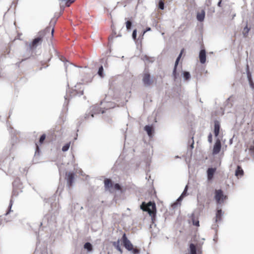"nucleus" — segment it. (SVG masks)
<instances>
[{
  "label": "nucleus",
  "mask_w": 254,
  "mask_h": 254,
  "mask_svg": "<svg viewBox=\"0 0 254 254\" xmlns=\"http://www.w3.org/2000/svg\"><path fill=\"white\" fill-rule=\"evenodd\" d=\"M50 27H47L44 30L41 31L38 33L39 36L33 39V41L29 45L30 49L36 48L38 45H40L42 41V39L46 34L50 32Z\"/></svg>",
  "instance_id": "obj_1"
},
{
  "label": "nucleus",
  "mask_w": 254,
  "mask_h": 254,
  "mask_svg": "<svg viewBox=\"0 0 254 254\" xmlns=\"http://www.w3.org/2000/svg\"><path fill=\"white\" fill-rule=\"evenodd\" d=\"M113 245L116 248V249L119 251L121 253H122V250L120 246V240L119 239L116 242H114L113 243Z\"/></svg>",
  "instance_id": "obj_23"
},
{
  "label": "nucleus",
  "mask_w": 254,
  "mask_h": 254,
  "mask_svg": "<svg viewBox=\"0 0 254 254\" xmlns=\"http://www.w3.org/2000/svg\"><path fill=\"white\" fill-rule=\"evenodd\" d=\"M164 35V33H162V35Z\"/></svg>",
  "instance_id": "obj_51"
},
{
  "label": "nucleus",
  "mask_w": 254,
  "mask_h": 254,
  "mask_svg": "<svg viewBox=\"0 0 254 254\" xmlns=\"http://www.w3.org/2000/svg\"><path fill=\"white\" fill-rule=\"evenodd\" d=\"M45 138H46V135L45 134H42L40 136V139H39L40 143H41V144L43 143V142L44 141V140L45 139Z\"/></svg>",
  "instance_id": "obj_33"
},
{
  "label": "nucleus",
  "mask_w": 254,
  "mask_h": 254,
  "mask_svg": "<svg viewBox=\"0 0 254 254\" xmlns=\"http://www.w3.org/2000/svg\"><path fill=\"white\" fill-rule=\"evenodd\" d=\"M191 217H192V221L193 225L196 226H199V222L198 220H195L194 219V214H191Z\"/></svg>",
  "instance_id": "obj_29"
},
{
  "label": "nucleus",
  "mask_w": 254,
  "mask_h": 254,
  "mask_svg": "<svg viewBox=\"0 0 254 254\" xmlns=\"http://www.w3.org/2000/svg\"><path fill=\"white\" fill-rule=\"evenodd\" d=\"M220 125L219 121L215 120L214 121V133L215 137H217L219 133Z\"/></svg>",
  "instance_id": "obj_12"
},
{
  "label": "nucleus",
  "mask_w": 254,
  "mask_h": 254,
  "mask_svg": "<svg viewBox=\"0 0 254 254\" xmlns=\"http://www.w3.org/2000/svg\"><path fill=\"white\" fill-rule=\"evenodd\" d=\"M136 36H137V30H136V29H134L133 31V32L132 34V37L133 40H135L136 39Z\"/></svg>",
  "instance_id": "obj_35"
},
{
  "label": "nucleus",
  "mask_w": 254,
  "mask_h": 254,
  "mask_svg": "<svg viewBox=\"0 0 254 254\" xmlns=\"http://www.w3.org/2000/svg\"><path fill=\"white\" fill-rule=\"evenodd\" d=\"M97 73L101 78H103L104 77V69L102 65H101L99 67Z\"/></svg>",
  "instance_id": "obj_25"
},
{
  "label": "nucleus",
  "mask_w": 254,
  "mask_h": 254,
  "mask_svg": "<svg viewBox=\"0 0 254 254\" xmlns=\"http://www.w3.org/2000/svg\"><path fill=\"white\" fill-rule=\"evenodd\" d=\"M221 148V141L219 138H217L213 146L212 152L213 154L216 155L218 154L220 151Z\"/></svg>",
  "instance_id": "obj_9"
},
{
  "label": "nucleus",
  "mask_w": 254,
  "mask_h": 254,
  "mask_svg": "<svg viewBox=\"0 0 254 254\" xmlns=\"http://www.w3.org/2000/svg\"><path fill=\"white\" fill-rule=\"evenodd\" d=\"M126 24L127 30H130L132 26V22L130 20H128L126 22Z\"/></svg>",
  "instance_id": "obj_31"
},
{
  "label": "nucleus",
  "mask_w": 254,
  "mask_h": 254,
  "mask_svg": "<svg viewBox=\"0 0 254 254\" xmlns=\"http://www.w3.org/2000/svg\"><path fill=\"white\" fill-rule=\"evenodd\" d=\"M205 17V11L202 10L200 12L197 13L196 18L198 21L202 22L204 20Z\"/></svg>",
  "instance_id": "obj_14"
},
{
  "label": "nucleus",
  "mask_w": 254,
  "mask_h": 254,
  "mask_svg": "<svg viewBox=\"0 0 254 254\" xmlns=\"http://www.w3.org/2000/svg\"><path fill=\"white\" fill-rule=\"evenodd\" d=\"M247 73L248 81L252 80V75L250 71L248 70Z\"/></svg>",
  "instance_id": "obj_39"
},
{
  "label": "nucleus",
  "mask_w": 254,
  "mask_h": 254,
  "mask_svg": "<svg viewBox=\"0 0 254 254\" xmlns=\"http://www.w3.org/2000/svg\"><path fill=\"white\" fill-rule=\"evenodd\" d=\"M106 102V101H104L103 102H101V104H102L103 103ZM107 102V106L104 107V108H106V110H108V109L113 108L115 107L114 103L111 102Z\"/></svg>",
  "instance_id": "obj_24"
},
{
  "label": "nucleus",
  "mask_w": 254,
  "mask_h": 254,
  "mask_svg": "<svg viewBox=\"0 0 254 254\" xmlns=\"http://www.w3.org/2000/svg\"><path fill=\"white\" fill-rule=\"evenodd\" d=\"M54 32V28H52V31H51V36H52V37L53 36Z\"/></svg>",
  "instance_id": "obj_47"
},
{
  "label": "nucleus",
  "mask_w": 254,
  "mask_h": 254,
  "mask_svg": "<svg viewBox=\"0 0 254 254\" xmlns=\"http://www.w3.org/2000/svg\"><path fill=\"white\" fill-rule=\"evenodd\" d=\"M40 154V148L38 145L36 144V150L35 152V156L36 155H39Z\"/></svg>",
  "instance_id": "obj_34"
},
{
  "label": "nucleus",
  "mask_w": 254,
  "mask_h": 254,
  "mask_svg": "<svg viewBox=\"0 0 254 254\" xmlns=\"http://www.w3.org/2000/svg\"><path fill=\"white\" fill-rule=\"evenodd\" d=\"M226 198L221 190H216L215 198L218 204H221L223 202L224 199Z\"/></svg>",
  "instance_id": "obj_6"
},
{
  "label": "nucleus",
  "mask_w": 254,
  "mask_h": 254,
  "mask_svg": "<svg viewBox=\"0 0 254 254\" xmlns=\"http://www.w3.org/2000/svg\"><path fill=\"white\" fill-rule=\"evenodd\" d=\"M105 189L106 190L110 191L113 188L112 181L109 179H105L104 180Z\"/></svg>",
  "instance_id": "obj_11"
},
{
  "label": "nucleus",
  "mask_w": 254,
  "mask_h": 254,
  "mask_svg": "<svg viewBox=\"0 0 254 254\" xmlns=\"http://www.w3.org/2000/svg\"><path fill=\"white\" fill-rule=\"evenodd\" d=\"M66 3H65L66 6H69V5L70 4V2L69 1H68L67 0H66Z\"/></svg>",
  "instance_id": "obj_46"
},
{
  "label": "nucleus",
  "mask_w": 254,
  "mask_h": 254,
  "mask_svg": "<svg viewBox=\"0 0 254 254\" xmlns=\"http://www.w3.org/2000/svg\"><path fill=\"white\" fill-rule=\"evenodd\" d=\"M142 82L145 87H148L153 83L152 78L148 72H144L143 74Z\"/></svg>",
  "instance_id": "obj_5"
},
{
  "label": "nucleus",
  "mask_w": 254,
  "mask_h": 254,
  "mask_svg": "<svg viewBox=\"0 0 254 254\" xmlns=\"http://www.w3.org/2000/svg\"><path fill=\"white\" fill-rule=\"evenodd\" d=\"M84 248L87 250L88 252H90L93 250V246L89 242H86L85 243L84 245Z\"/></svg>",
  "instance_id": "obj_22"
},
{
  "label": "nucleus",
  "mask_w": 254,
  "mask_h": 254,
  "mask_svg": "<svg viewBox=\"0 0 254 254\" xmlns=\"http://www.w3.org/2000/svg\"><path fill=\"white\" fill-rule=\"evenodd\" d=\"M187 190H188V186H186L183 192L181 194L182 196L185 197V196H186Z\"/></svg>",
  "instance_id": "obj_37"
},
{
  "label": "nucleus",
  "mask_w": 254,
  "mask_h": 254,
  "mask_svg": "<svg viewBox=\"0 0 254 254\" xmlns=\"http://www.w3.org/2000/svg\"><path fill=\"white\" fill-rule=\"evenodd\" d=\"M151 30V28L150 27H147L146 30H144L142 33V36H143L144 35V34L146 32H148V31H150Z\"/></svg>",
  "instance_id": "obj_42"
},
{
  "label": "nucleus",
  "mask_w": 254,
  "mask_h": 254,
  "mask_svg": "<svg viewBox=\"0 0 254 254\" xmlns=\"http://www.w3.org/2000/svg\"><path fill=\"white\" fill-rule=\"evenodd\" d=\"M81 85H82L80 83L77 84V85H76L75 86V89H73L72 91L69 93V96L72 97V96H76V95L78 96H80L81 95H83V89H81V90H79V91H77V89H81V87H79V86H80Z\"/></svg>",
  "instance_id": "obj_7"
},
{
  "label": "nucleus",
  "mask_w": 254,
  "mask_h": 254,
  "mask_svg": "<svg viewBox=\"0 0 254 254\" xmlns=\"http://www.w3.org/2000/svg\"><path fill=\"white\" fill-rule=\"evenodd\" d=\"M158 7L160 9H164V3L162 0H159V3H158Z\"/></svg>",
  "instance_id": "obj_32"
},
{
  "label": "nucleus",
  "mask_w": 254,
  "mask_h": 254,
  "mask_svg": "<svg viewBox=\"0 0 254 254\" xmlns=\"http://www.w3.org/2000/svg\"><path fill=\"white\" fill-rule=\"evenodd\" d=\"M244 175V171L240 166H237V169L235 171V175L239 177H242Z\"/></svg>",
  "instance_id": "obj_17"
},
{
  "label": "nucleus",
  "mask_w": 254,
  "mask_h": 254,
  "mask_svg": "<svg viewBox=\"0 0 254 254\" xmlns=\"http://www.w3.org/2000/svg\"><path fill=\"white\" fill-rule=\"evenodd\" d=\"M199 58L201 64H203L206 62V51L205 49H201L199 53Z\"/></svg>",
  "instance_id": "obj_10"
},
{
  "label": "nucleus",
  "mask_w": 254,
  "mask_h": 254,
  "mask_svg": "<svg viewBox=\"0 0 254 254\" xmlns=\"http://www.w3.org/2000/svg\"><path fill=\"white\" fill-rule=\"evenodd\" d=\"M75 174L73 172H68L66 173V179L67 180V186L70 188L74 182Z\"/></svg>",
  "instance_id": "obj_8"
},
{
  "label": "nucleus",
  "mask_w": 254,
  "mask_h": 254,
  "mask_svg": "<svg viewBox=\"0 0 254 254\" xmlns=\"http://www.w3.org/2000/svg\"><path fill=\"white\" fill-rule=\"evenodd\" d=\"M250 29L248 27V25L247 24L246 26L244 28L243 30V34L244 37H246L250 31Z\"/></svg>",
  "instance_id": "obj_27"
},
{
  "label": "nucleus",
  "mask_w": 254,
  "mask_h": 254,
  "mask_svg": "<svg viewBox=\"0 0 254 254\" xmlns=\"http://www.w3.org/2000/svg\"><path fill=\"white\" fill-rule=\"evenodd\" d=\"M140 208L143 211L147 212L152 218L156 214V204L154 202L149 201L147 203L143 202L140 205Z\"/></svg>",
  "instance_id": "obj_2"
},
{
  "label": "nucleus",
  "mask_w": 254,
  "mask_h": 254,
  "mask_svg": "<svg viewBox=\"0 0 254 254\" xmlns=\"http://www.w3.org/2000/svg\"><path fill=\"white\" fill-rule=\"evenodd\" d=\"M231 98H232V97H230L225 101V102L224 103L225 108L230 109L232 107L233 103L231 101Z\"/></svg>",
  "instance_id": "obj_20"
},
{
  "label": "nucleus",
  "mask_w": 254,
  "mask_h": 254,
  "mask_svg": "<svg viewBox=\"0 0 254 254\" xmlns=\"http://www.w3.org/2000/svg\"><path fill=\"white\" fill-rule=\"evenodd\" d=\"M102 108L100 107L99 105H95L90 107V111L89 113V114H86L85 118L88 119L89 117V114L90 115L92 118L94 117V115L98 114H100V112L102 114L105 113L104 110H102Z\"/></svg>",
  "instance_id": "obj_4"
},
{
  "label": "nucleus",
  "mask_w": 254,
  "mask_h": 254,
  "mask_svg": "<svg viewBox=\"0 0 254 254\" xmlns=\"http://www.w3.org/2000/svg\"><path fill=\"white\" fill-rule=\"evenodd\" d=\"M122 241L124 247L128 251L131 252L133 254H139L140 250L137 248H134L133 245L127 239L125 233H124L122 238Z\"/></svg>",
  "instance_id": "obj_3"
},
{
  "label": "nucleus",
  "mask_w": 254,
  "mask_h": 254,
  "mask_svg": "<svg viewBox=\"0 0 254 254\" xmlns=\"http://www.w3.org/2000/svg\"><path fill=\"white\" fill-rule=\"evenodd\" d=\"M193 144H194L193 141H192V142L191 144L190 145V147L191 148H193Z\"/></svg>",
  "instance_id": "obj_48"
},
{
  "label": "nucleus",
  "mask_w": 254,
  "mask_h": 254,
  "mask_svg": "<svg viewBox=\"0 0 254 254\" xmlns=\"http://www.w3.org/2000/svg\"><path fill=\"white\" fill-rule=\"evenodd\" d=\"M115 189L117 190H121V186L119 184L116 183L114 186Z\"/></svg>",
  "instance_id": "obj_38"
},
{
  "label": "nucleus",
  "mask_w": 254,
  "mask_h": 254,
  "mask_svg": "<svg viewBox=\"0 0 254 254\" xmlns=\"http://www.w3.org/2000/svg\"><path fill=\"white\" fill-rule=\"evenodd\" d=\"M12 204H13V200H12V197L10 200V202H9V206H8V210L5 213V215H7L11 211V209Z\"/></svg>",
  "instance_id": "obj_30"
},
{
  "label": "nucleus",
  "mask_w": 254,
  "mask_h": 254,
  "mask_svg": "<svg viewBox=\"0 0 254 254\" xmlns=\"http://www.w3.org/2000/svg\"><path fill=\"white\" fill-rule=\"evenodd\" d=\"M144 130L146 131L149 137H152L153 136V129L152 127L147 125L145 126L144 127Z\"/></svg>",
  "instance_id": "obj_15"
},
{
  "label": "nucleus",
  "mask_w": 254,
  "mask_h": 254,
  "mask_svg": "<svg viewBox=\"0 0 254 254\" xmlns=\"http://www.w3.org/2000/svg\"><path fill=\"white\" fill-rule=\"evenodd\" d=\"M70 142H68L66 143L62 147V151L63 152L67 151L70 147Z\"/></svg>",
  "instance_id": "obj_28"
},
{
  "label": "nucleus",
  "mask_w": 254,
  "mask_h": 254,
  "mask_svg": "<svg viewBox=\"0 0 254 254\" xmlns=\"http://www.w3.org/2000/svg\"><path fill=\"white\" fill-rule=\"evenodd\" d=\"M182 53H183V50L181 51L180 54L179 55L178 57H177V59H179V60H180L181 57H182Z\"/></svg>",
  "instance_id": "obj_43"
},
{
  "label": "nucleus",
  "mask_w": 254,
  "mask_h": 254,
  "mask_svg": "<svg viewBox=\"0 0 254 254\" xmlns=\"http://www.w3.org/2000/svg\"><path fill=\"white\" fill-rule=\"evenodd\" d=\"M208 141L209 143H211L212 141V134L211 133H210L208 136Z\"/></svg>",
  "instance_id": "obj_40"
},
{
  "label": "nucleus",
  "mask_w": 254,
  "mask_h": 254,
  "mask_svg": "<svg viewBox=\"0 0 254 254\" xmlns=\"http://www.w3.org/2000/svg\"><path fill=\"white\" fill-rule=\"evenodd\" d=\"M172 77L175 81H177V80L179 77V73L177 72V69L174 70V68H173V73H172Z\"/></svg>",
  "instance_id": "obj_26"
},
{
  "label": "nucleus",
  "mask_w": 254,
  "mask_h": 254,
  "mask_svg": "<svg viewBox=\"0 0 254 254\" xmlns=\"http://www.w3.org/2000/svg\"><path fill=\"white\" fill-rule=\"evenodd\" d=\"M42 225V223H40V226H41Z\"/></svg>",
  "instance_id": "obj_52"
},
{
  "label": "nucleus",
  "mask_w": 254,
  "mask_h": 254,
  "mask_svg": "<svg viewBox=\"0 0 254 254\" xmlns=\"http://www.w3.org/2000/svg\"><path fill=\"white\" fill-rule=\"evenodd\" d=\"M221 2H222V0H220L217 3V5L219 7H221Z\"/></svg>",
  "instance_id": "obj_45"
},
{
  "label": "nucleus",
  "mask_w": 254,
  "mask_h": 254,
  "mask_svg": "<svg viewBox=\"0 0 254 254\" xmlns=\"http://www.w3.org/2000/svg\"><path fill=\"white\" fill-rule=\"evenodd\" d=\"M184 196H182V195L180 196V197L177 199V201L172 205V207L173 209H175L176 208L178 205H180L181 203L180 202L182 200L183 198H184Z\"/></svg>",
  "instance_id": "obj_18"
},
{
  "label": "nucleus",
  "mask_w": 254,
  "mask_h": 254,
  "mask_svg": "<svg viewBox=\"0 0 254 254\" xmlns=\"http://www.w3.org/2000/svg\"><path fill=\"white\" fill-rule=\"evenodd\" d=\"M69 98V96L68 95V93H66V94L64 96V99L65 101H67Z\"/></svg>",
  "instance_id": "obj_44"
},
{
  "label": "nucleus",
  "mask_w": 254,
  "mask_h": 254,
  "mask_svg": "<svg viewBox=\"0 0 254 254\" xmlns=\"http://www.w3.org/2000/svg\"><path fill=\"white\" fill-rule=\"evenodd\" d=\"M223 213L221 209H218L216 214V220L215 221L217 222L218 220H220L221 219V217L223 216Z\"/></svg>",
  "instance_id": "obj_21"
},
{
  "label": "nucleus",
  "mask_w": 254,
  "mask_h": 254,
  "mask_svg": "<svg viewBox=\"0 0 254 254\" xmlns=\"http://www.w3.org/2000/svg\"><path fill=\"white\" fill-rule=\"evenodd\" d=\"M179 61H180V60H179V59H176V60L175 61V65H174V70L177 69Z\"/></svg>",
  "instance_id": "obj_41"
},
{
  "label": "nucleus",
  "mask_w": 254,
  "mask_h": 254,
  "mask_svg": "<svg viewBox=\"0 0 254 254\" xmlns=\"http://www.w3.org/2000/svg\"><path fill=\"white\" fill-rule=\"evenodd\" d=\"M216 171L215 168H209L207 170V179L208 180H210L212 179L214 173Z\"/></svg>",
  "instance_id": "obj_13"
},
{
  "label": "nucleus",
  "mask_w": 254,
  "mask_h": 254,
  "mask_svg": "<svg viewBox=\"0 0 254 254\" xmlns=\"http://www.w3.org/2000/svg\"><path fill=\"white\" fill-rule=\"evenodd\" d=\"M182 75L184 80H188L190 78V74L189 71H184L182 72Z\"/></svg>",
  "instance_id": "obj_19"
},
{
  "label": "nucleus",
  "mask_w": 254,
  "mask_h": 254,
  "mask_svg": "<svg viewBox=\"0 0 254 254\" xmlns=\"http://www.w3.org/2000/svg\"><path fill=\"white\" fill-rule=\"evenodd\" d=\"M235 16H236V14H233V15L232 16V18H234Z\"/></svg>",
  "instance_id": "obj_49"
},
{
  "label": "nucleus",
  "mask_w": 254,
  "mask_h": 254,
  "mask_svg": "<svg viewBox=\"0 0 254 254\" xmlns=\"http://www.w3.org/2000/svg\"><path fill=\"white\" fill-rule=\"evenodd\" d=\"M190 254H197V249L195 245L192 243L190 244Z\"/></svg>",
  "instance_id": "obj_16"
},
{
  "label": "nucleus",
  "mask_w": 254,
  "mask_h": 254,
  "mask_svg": "<svg viewBox=\"0 0 254 254\" xmlns=\"http://www.w3.org/2000/svg\"><path fill=\"white\" fill-rule=\"evenodd\" d=\"M249 81V83L250 87L251 88V89L253 90H254V83L253 81V79L251 80L250 81Z\"/></svg>",
  "instance_id": "obj_36"
},
{
  "label": "nucleus",
  "mask_w": 254,
  "mask_h": 254,
  "mask_svg": "<svg viewBox=\"0 0 254 254\" xmlns=\"http://www.w3.org/2000/svg\"><path fill=\"white\" fill-rule=\"evenodd\" d=\"M113 36H112V37H109V39H113Z\"/></svg>",
  "instance_id": "obj_50"
}]
</instances>
